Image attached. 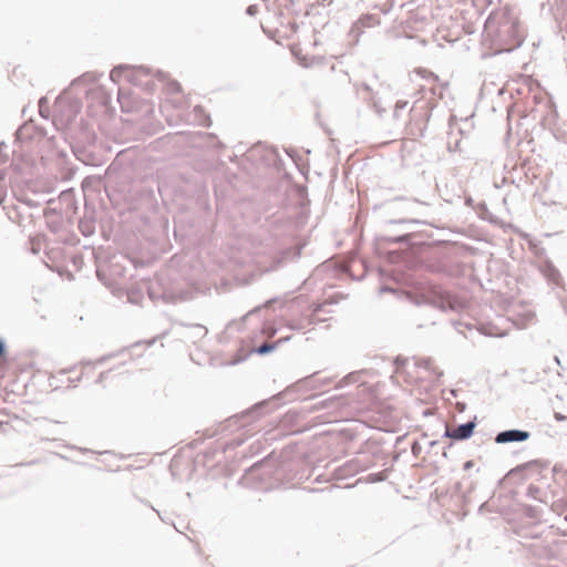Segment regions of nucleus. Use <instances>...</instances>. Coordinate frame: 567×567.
Wrapping results in <instances>:
<instances>
[{
  "instance_id": "nucleus-1",
  "label": "nucleus",
  "mask_w": 567,
  "mask_h": 567,
  "mask_svg": "<svg viewBox=\"0 0 567 567\" xmlns=\"http://www.w3.org/2000/svg\"><path fill=\"white\" fill-rule=\"evenodd\" d=\"M475 424L473 422H468L462 424L457 427H446L445 435L453 440H465L472 436Z\"/></svg>"
},
{
  "instance_id": "nucleus-2",
  "label": "nucleus",
  "mask_w": 567,
  "mask_h": 567,
  "mask_svg": "<svg viewBox=\"0 0 567 567\" xmlns=\"http://www.w3.org/2000/svg\"><path fill=\"white\" fill-rule=\"evenodd\" d=\"M529 437V433L519 430L504 431L497 434L495 441L497 443L522 442Z\"/></svg>"
},
{
  "instance_id": "nucleus-3",
  "label": "nucleus",
  "mask_w": 567,
  "mask_h": 567,
  "mask_svg": "<svg viewBox=\"0 0 567 567\" xmlns=\"http://www.w3.org/2000/svg\"><path fill=\"white\" fill-rule=\"evenodd\" d=\"M274 349V346L272 344H268V343H265L262 344L259 349H258V352L260 354H264V353H267L269 351H271Z\"/></svg>"
},
{
  "instance_id": "nucleus-4",
  "label": "nucleus",
  "mask_w": 567,
  "mask_h": 567,
  "mask_svg": "<svg viewBox=\"0 0 567 567\" xmlns=\"http://www.w3.org/2000/svg\"><path fill=\"white\" fill-rule=\"evenodd\" d=\"M0 359H2V361L4 362V346L3 343L0 341Z\"/></svg>"
},
{
  "instance_id": "nucleus-5",
  "label": "nucleus",
  "mask_w": 567,
  "mask_h": 567,
  "mask_svg": "<svg viewBox=\"0 0 567 567\" xmlns=\"http://www.w3.org/2000/svg\"><path fill=\"white\" fill-rule=\"evenodd\" d=\"M247 11H248L249 14H255L256 13V7L255 6H250Z\"/></svg>"
},
{
  "instance_id": "nucleus-6",
  "label": "nucleus",
  "mask_w": 567,
  "mask_h": 567,
  "mask_svg": "<svg viewBox=\"0 0 567 567\" xmlns=\"http://www.w3.org/2000/svg\"><path fill=\"white\" fill-rule=\"evenodd\" d=\"M555 419L561 421L565 419V416L560 415L559 413H555Z\"/></svg>"
}]
</instances>
